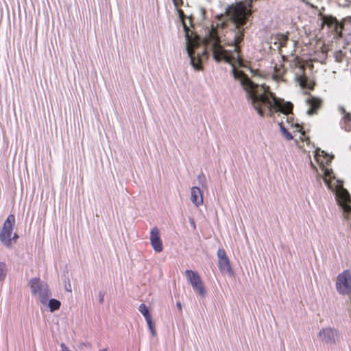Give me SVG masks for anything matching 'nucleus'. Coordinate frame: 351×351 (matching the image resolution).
<instances>
[{"instance_id": "1", "label": "nucleus", "mask_w": 351, "mask_h": 351, "mask_svg": "<svg viewBox=\"0 0 351 351\" xmlns=\"http://www.w3.org/2000/svg\"><path fill=\"white\" fill-rule=\"evenodd\" d=\"M252 2L239 1L230 6L227 12L228 16L234 24V29L227 32L226 45L233 48L232 50H226L221 45V40L217 28L212 27L204 39V47L200 52L195 51L199 48V45L195 41L189 40L187 43V52L191 59L192 66L195 69H201L202 56L206 54V49H210L215 60H224L226 62L238 63L241 65L243 58L241 55L239 44L243 40L244 28L248 18L252 14Z\"/></svg>"}, {"instance_id": "2", "label": "nucleus", "mask_w": 351, "mask_h": 351, "mask_svg": "<svg viewBox=\"0 0 351 351\" xmlns=\"http://www.w3.org/2000/svg\"><path fill=\"white\" fill-rule=\"evenodd\" d=\"M232 73L234 77L239 80L253 108L260 116L273 117L274 113L279 112L287 116L288 121L289 115H293V106L291 102L276 98L269 86L254 84L243 71L234 66Z\"/></svg>"}, {"instance_id": "3", "label": "nucleus", "mask_w": 351, "mask_h": 351, "mask_svg": "<svg viewBox=\"0 0 351 351\" xmlns=\"http://www.w3.org/2000/svg\"><path fill=\"white\" fill-rule=\"evenodd\" d=\"M321 153L322 155L317 152L315 158L319 163L322 171H324V182L330 189L336 191L337 202L343 210L344 217L348 219V215L351 213V196L348 191L343 187L342 182L336 180L332 170L326 167L331 162L333 158L324 151H322Z\"/></svg>"}, {"instance_id": "4", "label": "nucleus", "mask_w": 351, "mask_h": 351, "mask_svg": "<svg viewBox=\"0 0 351 351\" xmlns=\"http://www.w3.org/2000/svg\"><path fill=\"white\" fill-rule=\"evenodd\" d=\"M15 224V217L10 215L5 221L0 232V241L5 247L10 248L13 243H16L19 236L16 233L12 235L13 228Z\"/></svg>"}, {"instance_id": "5", "label": "nucleus", "mask_w": 351, "mask_h": 351, "mask_svg": "<svg viewBox=\"0 0 351 351\" xmlns=\"http://www.w3.org/2000/svg\"><path fill=\"white\" fill-rule=\"evenodd\" d=\"M29 285L32 294L37 295L42 304H47L51 295L48 285L45 283H42L38 278L32 279L29 282Z\"/></svg>"}, {"instance_id": "6", "label": "nucleus", "mask_w": 351, "mask_h": 351, "mask_svg": "<svg viewBox=\"0 0 351 351\" xmlns=\"http://www.w3.org/2000/svg\"><path fill=\"white\" fill-rule=\"evenodd\" d=\"M336 289L341 295H351V271L345 270L337 276Z\"/></svg>"}, {"instance_id": "7", "label": "nucleus", "mask_w": 351, "mask_h": 351, "mask_svg": "<svg viewBox=\"0 0 351 351\" xmlns=\"http://www.w3.org/2000/svg\"><path fill=\"white\" fill-rule=\"evenodd\" d=\"M185 276L187 281L191 284L193 290L200 296L204 297L206 294V290L201 277L197 271L187 269L185 271Z\"/></svg>"}, {"instance_id": "8", "label": "nucleus", "mask_w": 351, "mask_h": 351, "mask_svg": "<svg viewBox=\"0 0 351 351\" xmlns=\"http://www.w3.org/2000/svg\"><path fill=\"white\" fill-rule=\"evenodd\" d=\"M218 267L221 273H229L231 271V266L226 251L223 248L217 250Z\"/></svg>"}, {"instance_id": "9", "label": "nucleus", "mask_w": 351, "mask_h": 351, "mask_svg": "<svg viewBox=\"0 0 351 351\" xmlns=\"http://www.w3.org/2000/svg\"><path fill=\"white\" fill-rule=\"evenodd\" d=\"M337 336V330L331 328H324L319 332V337L323 343L327 344L336 343V337Z\"/></svg>"}, {"instance_id": "10", "label": "nucleus", "mask_w": 351, "mask_h": 351, "mask_svg": "<svg viewBox=\"0 0 351 351\" xmlns=\"http://www.w3.org/2000/svg\"><path fill=\"white\" fill-rule=\"evenodd\" d=\"M150 243L156 252L163 250L162 241L160 239V231L157 227H154L150 232Z\"/></svg>"}, {"instance_id": "11", "label": "nucleus", "mask_w": 351, "mask_h": 351, "mask_svg": "<svg viewBox=\"0 0 351 351\" xmlns=\"http://www.w3.org/2000/svg\"><path fill=\"white\" fill-rule=\"evenodd\" d=\"M138 310L141 313V314L144 316V317L145 318L147 325L149 326V328L151 330L152 335H155L156 332H155V329H154V323L152 322V315H151L147 306L145 304H141L139 306Z\"/></svg>"}, {"instance_id": "12", "label": "nucleus", "mask_w": 351, "mask_h": 351, "mask_svg": "<svg viewBox=\"0 0 351 351\" xmlns=\"http://www.w3.org/2000/svg\"><path fill=\"white\" fill-rule=\"evenodd\" d=\"M306 102L310 106V108L307 112L308 114H314L317 113L322 104V101L319 98L315 97L308 98Z\"/></svg>"}, {"instance_id": "13", "label": "nucleus", "mask_w": 351, "mask_h": 351, "mask_svg": "<svg viewBox=\"0 0 351 351\" xmlns=\"http://www.w3.org/2000/svg\"><path fill=\"white\" fill-rule=\"evenodd\" d=\"M284 58H282L281 60H279L278 62L274 63V77L277 80H282L283 77L286 73V69L283 64Z\"/></svg>"}, {"instance_id": "14", "label": "nucleus", "mask_w": 351, "mask_h": 351, "mask_svg": "<svg viewBox=\"0 0 351 351\" xmlns=\"http://www.w3.org/2000/svg\"><path fill=\"white\" fill-rule=\"evenodd\" d=\"M191 199L196 206H199L203 204V196L199 187L193 186L191 188Z\"/></svg>"}, {"instance_id": "15", "label": "nucleus", "mask_w": 351, "mask_h": 351, "mask_svg": "<svg viewBox=\"0 0 351 351\" xmlns=\"http://www.w3.org/2000/svg\"><path fill=\"white\" fill-rule=\"evenodd\" d=\"M319 16L322 18L323 25H326L328 27H332L334 26L341 27L340 23H339L336 17L331 15H324L322 13L319 14Z\"/></svg>"}, {"instance_id": "16", "label": "nucleus", "mask_w": 351, "mask_h": 351, "mask_svg": "<svg viewBox=\"0 0 351 351\" xmlns=\"http://www.w3.org/2000/svg\"><path fill=\"white\" fill-rule=\"evenodd\" d=\"M298 82L301 87L303 88H308L310 90H313L314 88V82L308 81L307 77L305 76H300L298 78Z\"/></svg>"}, {"instance_id": "17", "label": "nucleus", "mask_w": 351, "mask_h": 351, "mask_svg": "<svg viewBox=\"0 0 351 351\" xmlns=\"http://www.w3.org/2000/svg\"><path fill=\"white\" fill-rule=\"evenodd\" d=\"M48 306L51 312L58 310L60 308L61 303L59 300L56 299H51L49 300Z\"/></svg>"}, {"instance_id": "18", "label": "nucleus", "mask_w": 351, "mask_h": 351, "mask_svg": "<svg viewBox=\"0 0 351 351\" xmlns=\"http://www.w3.org/2000/svg\"><path fill=\"white\" fill-rule=\"evenodd\" d=\"M276 40L278 44V47L280 48L284 47L286 46L287 42L288 40V36L282 34H278L276 36Z\"/></svg>"}, {"instance_id": "19", "label": "nucleus", "mask_w": 351, "mask_h": 351, "mask_svg": "<svg viewBox=\"0 0 351 351\" xmlns=\"http://www.w3.org/2000/svg\"><path fill=\"white\" fill-rule=\"evenodd\" d=\"M339 111L342 115L343 119L344 120L345 122H351V114L347 112L343 107H339Z\"/></svg>"}, {"instance_id": "20", "label": "nucleus", "mask_w": 351, "mask_h": 351, "mask_svg": "<svg viewBox=\"0 0 351 351\" xmlns=\"http://www.w3.org/2000/svg\"><path fill=\"white\" fill-rule=\"evenodd\" d=\"M279 126H280V131L282 132V134L284 135V136L287 139V140H291L293 139V136L291 135V134L285 128V127L284 126V124H283V122L281 121L280 123H279Z\"/></svg>"}, {"instance_id": "21", "label": "nucleus", "mask_w": 351, "mask_h": 351, "mask_svg": "<svg viewBox=\"0 0 351 351\" xmlns=\"http://www.w3.org/2000/svg\"><path fill=\"white\" fill-rule=\"evenodd\" d=\"M297 131L300 133V138L302 141H309V138L306 136L305 132L303 130V128L302 126H300L299 124H295V125Z\"/></svg>"}, {"instance_id": "22", "label": "nucleus", "mask_w": 351, "mask_h": 351, "mask_svg": "<svg viewBox=\"0 0 351 351\" xmlns=\"http://www.w3.org/2000/svg\"><path fill=\"white\" fill-rule=\"evenodd\" d=\"M7 274V268L4 263L0 262V282L3 281Z\"/></svg>"}, {"instance_id": "23", "label": "nucleus", "mask_w": 351, "mask_h": 351, "mask_svg": "<svg viewBox=\"0 0 351 351\" xmlns=\"http://www.w3.org/2000/svg\"><path fill=\"white\" fill-rule=\"evenodd\" d=\"M341 27L334 26L335 31L339 34V36H341L342 30L343 29V24L340 23Z\"/></svg>"}, {"instance_id": "24", "label": "nucleus", "mask_w": 351, "mask_h": 351, "mask_svg": "<svg viewBox=\"0 0 351 351\" xmlns=\"http://www.w3.org/2000/svg\"><path fill=\"white\" fill-rule=\"evenodd\" d=\"M176 3L178 4V6H180L182 3V0H177Z\"/></svg>"}, {"instance_id": "25", "label": "nucleus", "mask_w": 351, "mask_h": 351, "mask_svg": "<svg viewBox=\"0 0 351 351\" xmlns=\"http://www.w3.org/2000/svg\"><path fill=\"white\" fill-rule=\"evenodd\" d=\"M177 306H178V308L180 310H181V309H182V306H181V304H180V302H178V303H177Z\"/></svg>"}, {"instance_id": "26", "label": "nucleus", "mask_w": 351, "mask_h": 351, "mask_svg": "<svg viewBox=\"0 0 351 351\" xmlns=\"http://www.w3.org/2000/svg\"><path fill=\"white\" fill-rule=\"evenodd\" d=\"M226 23L225 22L221 23V27L222 28H223V27H226Z\"/></svg>"}, {"instance_id": "27", "label": "nucleus", "mask_w": 351, "mask_h": 351, "mask_svg": "<svg viewBox=\"0 0 351 351\" xmlns=\"http://www.w3.org/2000/svg\"><path fill=\"white\" fill-rule=\"evenodd\" d=\"M173 3H174L175 5H176V7H178V4L176 3V1H177V0H173Z\"/></svg>"}, {"instance_id": "28", "label": "nucleus", "mask_w": 351, "mask_h": 351, "mask_svg": "<svg viewBox=\"0 0 351 351\" xmlns=\"http://www.w3.org/2000/svg\"><path fill=\"white\" fill-rule=\"evenodd\" d=\"M99 351H108L106 348H104V349H101Z\"/></svg>"}, {"instance_id": "29", "label": "nucleus", "mask_w": 351, "mask_h": 351, "mask_svg": "<svg viewBox=\"0 0 351 351\" xmlns=\"http://www.w3.org/2000/svg\"><path fill=\"white\" fill-rule=\"evenodd\" d=\"M184 27L185 29H187L186 27V25L184 23Z\"/></svg>"}]
</instances>
